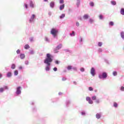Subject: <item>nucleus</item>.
<instances>
[{
    "label": "nucleus",
    "instance_id": "f257e3e1",
    "mask_svg": "<svg viewBox=\"0 0 124 124\" xmlns=\"http://www.w3.org/2000/svg\"><path fill=\"white\" fill-rule=\"evenodd\" d=\"M53 62V56L51 54L47 53L46 54V58L44 61V63L47 64V66L46 68V71H49L50 70L49 65H51V63Z\"/></svg>",
    "mask_w": 124,
    "mask_h": 124
},
{
    "label": "nucleus",
    "instance_id": "f03ea898",
    "mask_svg": "<svg viewBox=\"0 0 124 124\" xmlns=\"http://www.w3.org/2000/svg\"><path fill=\"white\" fill-rule=\"evenodd\" d=\"M58 30L55 29V28H53L51 29V34H52V35H53V36L54 37H56V36H57V34L58 32Z\"/></svg>",
    "mask_w": 124,
    "mask_h": 124
},
{
    "label": "nucleus",
    "instance_id": "7ed1b4c3",
    "mask_svg": "<svg viewBox=\"0 0 124 124\" xmlns=\"http://www.w3.org/2000/svg\"><path fill=\"white\" fill-rule=\"evenodd\" d=\"M99 78L100 79L103 78V79H105V78H107V74L105 72L103 73L102 75H99Z\"/></svg>",
    "mask_w": 124,
    "mask_h": 124
},
{
    "label": "nucleus",
    "instance_id": "20e7f679",
    "mask_svg": "<svg viewBox=\"0 0 124 124\" xmlns=\"http://www.w3.org/2000/svg\"><path fill=\"white\" fill-rule=\"evenodd\" d=\"M86 100L87 101H88L89 104H93V100H92L91 97H86Z\"/></svg>",
    "mask_w": 124,
    "mask_h": 124
},
{
    "label": "nucleus",
    "instance_id": "39448f33",
    "mask_svg": "<svg viewBox=\"0 0 124 124\" xmlns=\"http://www.w3.org/2000/svg\"><path fill=\"white\" fill-rule=\"evenodd\" d=\"M91 73L93 76H94V75H95V70H94V68H91Z\"/></svg>",
    "mask_w": 124,
    "mask_h": 124
},
{
    "label": "nucleus",
    "instance_id": "423d86ee",
    "mask_svg": "<svg viewBox=\"0 0 124 124\" xmlns=\"http://www.w3.org/2000/svg\"><path fill=\"white\" fill-rule=\"evenodd\" d=\"M21 87H18L16 90V94H20L21 93Z\"/></svg>",
    "mask_w": 124,
    "mask_h": 124
},
{
    "label": "nucleus",
    "instance_id": "0eeeda50",
    "mask_svg": "<svg viewBox=\"0 0 124 124\" xmlns=\"http://www.w3.org/2000/svg\"><path fill=\"white\" fill-rule=\"evenodd\" d=\"M30 7H31V8H34V4L33 3V2H32V1L31 0L30 1Z\"/></svg>",
    "mask_w": 124,
    "mask_h": 124
},
{
    "label": "nucleus",
    "instance_id": "6e6552de",
    "mask_svg": "<svg viewBox=\"0 0 124 124\" xmlns=\"http://www.w3.org/2000/svg\"><path fill=\"white\" fill-rule=\"evenodd\" d=\"M35 18V15H32L31 18L30 19V22L31 23L32 21H33V19Z\"/></svg>",
    "mask_w": 124,
    "mask_h": 124
},
{
    "label": "nucleus",
    "instance_id": "1a4fd4ad",
    "mask_svg": "<svg viewBox=\"0 0 124 124\" xmlns=\"http://www.w3.org/2000/svg\"><path fill=\"white\" fill-rule=\"evenodd\" d=\"M62 9H64V4H63L60 6V10H62Z\"/></svg>",
    "mask_w": 124,
    "mask_h": 124
},
{
    "label": "nucleus",
    "instance_id": "9d476101",
    "mask_svg": "<svg viewBox=\"0 0 124 124\" xmlns=\"http://www.w3.org/2000/svg\"><path fill=\"white\" fill-rule=\"evenodd\" d=\"M25 54H21L20 55V58L21 59V60H23V59H25Z\"/></svg>",
    "mask_w": 124,
    "mask_h": 124
},
{
    "label": "nucleus",
    "instance_id": "9b49d317",
    "mask_svg": "<svg viewBox=\"0 0 124 124\" xmlns=\"http://www.w3.org/2000/svg\"><path fill=\"white\" fill-rule=\"evenodd\" d=\"M100 117H101V115H100V114L97 113L96 114V118L97 119H100Z\"/></svg>",
    "mask_w": 124,
    "mask_h": 124
},
{
    "label": "nucleus",
    "instance_id": "f8f14e48",
    "mask_svg": "<svg viewBox=\"0 0 124 124\" xmlns=\"http://www.w3.org/2000/svg\"><path fill=\"white\" fill-rule=\"evenodd\" d=\"M120 13L122 15H124V8H122L120 11Z\"/></svg>",
    "mask_w": 124,
    "mask_h": 124
},
{
    "label": "nucleus",
    "instance_id": "ddd939ff",
    "mask_svg": "<svg viewBox=\"0 0 124 124\" xmlns=\"http://www.w3.org/2000/svg\"><path fill=\"white\" fill-rule=\"evenodd\" d=\"M24 48L25 49H26V50H28V49H30V46H29V45H26L24 46Z\"/></svg>",
    "mask_w": 124,
    "mask_h": 124
},
{
    "label": "nucleus",
    "instance_id": "4468645a",
    "mask_svg": "<svg viewBox=\"0 0 124 124\" xmlns=\"http://www.w3.org/2000/svg\"><path fill=\"white\" fill-rule=\"evenodd\" d=\"M111 4H112V5H116V4H117L116 1H114V0L111 1Z\"/></svg>",
    "mask_w": 124,
    "mask_h": 124
},
{
    "label": "nucleus",
    "instance_id": "2eb2a0df",
    "mask_svg": "<svg viewBox=\"0 0 124 124\" xmlns=\"http://www.w3.org/2000/svg\"><path fill=\"white\" fill-rule=\"evenodd\" d=\"M50 7H51L52 8L54 7V5H55V3H54V2H51L50 3Z\"/></svg>",
    "mask_w": 124,
    "mask_h": 124
},
{
    "label": "nucleus",
    "instance_id": "dca6fc26",
    "mask_svg": "<svg viewBox=\"0 0 124 124\" xmlns=\"http://www.w3.org/2000/svg\"><path fill=\"white\" fill-rule=\"evenodd\" d=\"M12 75V74L11 73V72H8L7 75V77H11Z\"/></svg>",
    "mask_w": 124,
    "mask_h": 124
},
{
    "label": "nucleus",
    "instance_id": "f3484780",
    "mask_svg": "<svg viewBox=\"0 0 124 124\" xmlns=\"http://www.w3.org/2000/svg\"><path fill=\"white\" fill-rule=\"evenodd\" d=\"M88 18H89V16H88V15H85L83 16V18L85 19H88Z\"/></svg>",
    "mask_w": 124,
    "mask_h": 124
},
{
    "label": "nucleus",
    "instance_id": "a211bd4d",
    "mask_svg": "<svg viewBox=\"0 0 124 124\" xmlns=\"http://www.w3.org/2000/svg\"><path fill=\"white\" fill-rule=\"evenodd\" d=\"M61 48H62V45L60 44L57 46L56 49L57 50H59V49H61Z\"/></svg>",
    "mask_w": 124,
    "mask_h": 124
},
{
    "label": "nucleus",
    "instance_id": "6ab92c4d",
    "mask_svg": "<svg viewBox=\"0 0 124 124\" xmlns=\"http://www.w3.org/2000/svg\"><path fill=\"white\" fill-rule=\"evenodd\" d=\"M121 36L122 38L124 39V32H121Z\"/></svg>",
    "mask_w": 124,
    "mask_h": 124
},
{
    "label": "nucleus",
    "instance_id": "aec40b11",
    "mask_svg": "<svg viewBox=\"0 0 124 124\" xmlns=\"http://www.w3.org/2000/svg\"><path fill=\"white\" fill-rule=\"evenodd\" d=\"M67 69L68 70H70V69H72V66L71 65H69L67 66Z\"/></svg>",
    "mask_w": 124,
    "mask_h": 124
},
{
    "label": "nucleus",
    "instance_id": "412c9836",
    "mask_svg": "<svg viewBox=\"0 0 124 124\" xmlns=\"http://www.w3.org/2000/svg\"><path fill=\"white\" fill-rule=\"evenodd\" d=\"M15 67H16V66L15 65V64H13L11 66V68L12 69H15Z\"/></svg>",
    "mask_w": 124,
    "mask_h": 124
},
{
    "label": "nucleus",
    "instance_id": "4be33fe9",
    "mask_svg": "<svg viewBox=\"0 0 124 124\" xmlns=\"http://www.w3.org/2000/svg\"><path fill=\"white\" fill-rule=\"evenodd\" d=\"M64 17H65V14H62L60 16V19H62V18H64Z\"/></svg>",
    "mask_w": 124,
    "mask_h": 124
},
{
    "label": "nucleus",
    "instance_id": "5701e85b",
    "mask_svg": "<svg viewBox=\"0 0 124 124\" xmlns=\"http://www.w3.org/2000/svg\"><path fill=\"white\" fill-rule=\"evenodd\" d=\"M117 74H118V73H117V72H116V71H114V72H113V76H117Z\"/></svg>",
    "mask_w": 124,
    "mask_h": 124
},
{
    "label": "nucleus",
    "instance_id": "b1692460",
    "mask_svg": "<svg viewBox=\"0 0 124 124\" xmlns=\"http://www.w3.org/2000/svg\"><path fill=\"white\" fill-rule=\"evenodd\" d=\"M14 74L16 76H17V75H18V71L17 70L15 71Z\"/></svg>",
    "mask_w": 124,
    "mask_h": 124
},
{
    "label": "nucleus",
    "instance_id": "393cba45",
    "mask_svg": "<svg viewBox=\"0 0 124 124\" xmlns=\"http://www.w3.org/2000/svg\"><path fill=\"white\" fill-rule=\"evenodd\" d=\"M92 98V100H96V96H93Z\"/></svg>",
    "mask_w": 124,
    "mask_h": 124
},
{
    "label": "nucleus",
    "instance_id": "a878e982",
    "mask_svg": "<svg viewBox=\"0 0 124 124\" xmlns=\"http://www.w3.org/2000/svg\"><path fill=\"white\" fill-rule=\"evenodd\" d=\"M109 24V26H114V22H113V21H110Z\"/></svg>",
    "mask_w": 124,
    "mask_h": 124
},
{
    "label": "nucleus",
    "instance_id": "bb28decb",
    "mask_svg": "<svg viewBox=\"0 0 124 124\" xmlns=\"http://www.w3.org/2000/svg\"><path fill=\"white\" fill-rule=\"evenodd\" d=\"M98 46H99V47H101L102 46V43L101 42H99L98 43Z\"/></svg>",
    "mask_w": 124,
    "mask_h": 124
},
{
    "label": "nucleus",
    "instance_id": "cd10ccee",
    "mask_svg": "<svg viewBox=\"0 0 124 124\" xmlns=\"http://www.w3.org/2000/svg\"><path fill=\"white\" fill-rule=\"evenodd\" d=\"M89 90L90 91H93V87H89Z\"/></svg>",
    "mask_w": 124,
    "mask_h": 124
},
{
    "label": "nucleus",
    "instance_id": "c85d7f7f",
    "mask_svg": "<svg viewBox=\"0 0 124 124\" xmlns=\"http://www.w3.org/2000/svg\"><path fill=\"white\" fill-rule=\"evenodd\" d=\"M80 2H81V1L80 0H78V1H77V2H78L77 5H78V6H79V5L80 4Z\"/></svg>",
    "mask_w": 124,
    "mask_h": 124
},
{
    "label": "nucleus",
    "instance_id": "c756f323",
    "mask_svg": "<svg viewBox=\"0 0 124 124\" xmlns=\"http://www.w3.org/2000/svg\"><path fill=\"white\" fill-rule=\"evenodd\" d=\"M80 71H81V72H84V71H85V68L82 67L80 68Z\"/></svg>",
    "mask_w": 124,
    "mask_h": 124
},
{
    "label": "nucleus",
    "instance_id": "7c9ffc66",
    "mask_svg": "<svg viewBox=\"0 0 124 124\" xmlns=\"http://www.w3.org/2000/svg\"><path fill=\"white\" fill-rule=\"evenodd\" d=\"M90 5H91V6H93V5H94V4L93 3V2H91L90 3Z\"/></svg>",
    "mask_w": 124,
    "mask_h": 124
},
{
    "label": "nucleus",
    "instance_id": "2f4dec72",
    "mask_svg": "<svg viewBox=\"0 0 124 124\" xmlns=\"http://www.w3.org/2000/svg\"><path fill=\"white\" fill-rule=\"evenodd\" d=\"M99 19H100L101 20L103 19V16H102V15H100L99 16Z\"/></svg>",
    "mask_w": 124,
    "mask_h": 124
},
{
    "label": "nucleus",
    "instance_id": "473e14b6",
    "mask_svg": "<svg viewBox=\"0 0 124 124\" xmlns=\"http://www.w3.org/2000/svg\"><path fill=\"white\" fill-rule=\"evenodd\" d=\"M64 2V1L63 0H60V3L62 4Z\"/></svg>",
    "mask_w": 124,
    "mask_h": 124
},
{
    "label": "nucleus",
    "instance_id": "72a5a7b5",
    "mask_svg": "<svg viewBox=\"0 0 124 124\" xmlns=\"http://www.w3.org/2000/svg\"><path fill=\"white\" fill-rule=\"evenodd\" d=\"M114 107H118V104H117V103H114Z\"/></svg>",
    "mask_w": 124,
    "mask_h": 124
},
{
    "label": "nucleus",
    "instance_id": "f704fd0d",
    "mask_svg": "<svg viewBox=\"0 0 124 124\" xmlns=\"http://www.w3.org/2000/svg\"><path fill=\"white\" fill-rule=\"evenodd\" d=\"M121 90L123 92L124 91V86H122L121 87Z\"/></svg>",
    "mask_w": 124,
    "mask_h": 124
},
{
    "label": "nucleus",
    "instance_id": "c9c22d12",
    "mask_svg": "<svg viewBox=\"0 0 124 124\" xmlns=\"http://www.w3.org/2000/svg\"><path fill=\"white\" fill-rule=\"evenodd\" d=\"M2 92H3V88H0V93H2Z\"/></svg>",
    "mask_w": 124,
    "mask_h": 124
},
{
    "label": "nucleus",
    "instance_id": "e433bc0d",
    "mask_svg": "<svg viewBox=\"0 0 124 124\" xmlns=\"http://www.w3.org/2000/svg\"><path fill=\"white\" fill-rule=\"evenodd\" d=\"M89 22L90 23H93V20L92 19H89Z\"/></svg>",
    "mask_w": 124,
    "mask_h": 124
},
{
    "label": "nucleus",
    "instance_id": "4c0bfd02",
    "mask_svg": "<svg viewBox=\"0 0 124 124\" xmlns=\"http://www.w3.org/2000/svg\"><path fill=\"white\" fill-rule=\"evenodd\" d=\"M71 35H72V34H73V36H75V33H74V31H72V33L70 34Z\"/></svg>",
    "mask_w": 124,
    "mask_h": 124
},
{
    "label": "nucleus",
    "instance_id": "58836bf2",
    "mask_svg": "<svg viewBox=\"0 0 124 124\" xmlns=\"http://www.w3.org/2000/svg\"><path fill=\"white\" fill-rule=\"evenodd\" d=\"M53 70L54 71H57V70H58V68H57V67H54L53 68Z\"/></svg>",
    "mask_w": 124,
    "mask_h": 124
},
{
    "label": "nucleus",
    "instance_id": "ea45409f",
    "mask_svg": "<svg viewBox=\"0 0 124 124\" xmlns=\"http://www.w3.org/2000/svg\"><path fill=\"white\" fill-rule=\"evenodd\" d=\"M66 80V78H62V81H65Z\"/></svg>",
    "mask_w": 124,
    "mask_h": 124
},
{
    "label": "nucleus",
    "instance_id": "a19ab883",
    "mask_svg": "<svg viewBox=\"0 0 124 124\" xmlns=\"http://www.w3.org/2000/svg\"><path fill=\"white\" fill-rule=\"evenodd\" d=\"M16 53H17V54H20V50L19 49L17 50Z\"/></svg>",
    "mask_w": 124,
    "mask_h": 124
},
{
    "label": "nucleus",
    "instance_id": "79ce46f5",
    "mask_svg": "<svg viewBox=\"0 0 124 124\" xmlns=\"http://www.w3.org/2000/svg\"><path fill=\"white\" fill-rule=\"evenodd\" d=\"M25 8H26V9H28V4H25Z\"/></svg>",
    "mask_w": 124,
    "mask_h": 124
},
{
    "label": "nucleus",
    "instance_id": "37998d69",
    "mask_svg": "<svg viewBox=\"0 0 124 124\" xmlns=\"http://www.w3.org/2000/svg\"><path fill=\"white\" fill-rule=\"evenodd\" d=\"M79 22H77L76 23V25L77 26V27H79Z\"/></svg>",
    "mask_w": 124,
    "mask_h": 124
},
{
    "label": "nucleus",
    "instance_id": "c03bdc74",
    "mask_svg": "<svg viewBox=\"0 0 124 124\" xmlns=\"http://www.w3.org/2000/svg\"><path fill=\"white\" fill-rule=\"evenodd\" d=\"M55 63H56V64H59V61H55Z\"/></svg>",
    "mask_w": 124,
    "mask_h": 124
},
{
    "label": "nucleus",
    "instance_id": "a18cd8bd",
    "mask_svg": "<svg viewBox=\"0 0 124 124\" xmlns=\"http://www.w3.org/2000/svg\"><path fill=\"white\" fill-rule=\"evenodd\" d=\"M30 41H33V38H30Z\"/></svg>",
    "mask_w": 124,
    "mask_h": 124
},
{
    "label": "nucleus",
    "instance_id": "49530a36",
    "mask_svg": "<svg viewBox=\"0 0 124 124\" xmlns=\"http://www.w3.org/2000/svg\"><path fill=\"white\" fill-rule=\"evenodd\" d=\"M73 83L74 85H77V82H76V81H74Z\"/></svg>",
    "mask_w": 124,
    "mask_h": 124
},
{
    "label": "nucleus",
    "instance_id": "de8ad7c7",
    "mask_svg": "<svg viewBox=\"0 0 124 124\" xmlns=\"http://www.w3.org/2000/svg\"><path fill=\"white\" fill-rule=\"evenodd\" d=\"M4 89H5V90H7V89H8V87H7V86H5V87H4Z\"/></svg>",
    "mask_w": 124,
    "mask_h": 124
},
{
    "label": "nucleus",
    "instance_id": "09e8293b",
    "mask_svg": "<svg viewBox=\"0 0 124 124\" xmlns=\"http://www.w3.org/2000/svg\"><path fill=\"white\" fill-rule=\"evenodd\" d=\"M23 67L22 66H19V69H22Z\"/></svg>",
    "mask_w": 124,
    "mask_h": 124
},
{
    "label": "nucleus",
    "instance_id": "8fccbe9b",
    "mask_svg": "<svg viewBox=\"0 0 124 124\" xmlns=\"http://www.w3.org/2000/svg\"><path fill=\"white\" fill-rule=\"evenodd\" d=\"M45 40H46V41H48V38H45Z\"/></svg>",
    "mask_w": 124,
    "mask_h": 124
},
{
    "label": "nucleus",
    "instance_id": "3c124183",
    "mask_svg": "<svg viewBox=\"0 0 124 124\" xmlns=\"http://www.w3.org/2000/svg\"><path fill=\"white\" fill-rule=\"evenodd\" d=\"M2 77V75L1 74H0V78H1Z\"/></svg>",
    "mask_w": 124,
    "mask_h": 124
},
{
    "label": "nucleus",
    "instance_id": "603ef678",
    "mask_svg": "<svg viewBox=\"0 0 124 124\" xmlns=\"http://www.w3.org/2000/svg\"><path fill=\"white\" fill-rule=\"evenodd\" d=\"M31 54H33V51H31Z\"/></svg>",
    "mask_w": 124,
    "mask_h": 124
},
{
    "label": "nucleus",
    "instance_id": "864d4df0",
    "mask_svg": "<svg viewBox=\"0 0 124 124\" xmlns=\"http://www.w3.org/2000/svg\"><path fill=\"white\" fill-rule=\"evenodd\" d=\"M81 115H85V112H82Z\"/></svg>",
    "mask_w": 124,
    "mask_h": 124
},
{
    "label": "nucleus",
    "instance_id": "5fc2aeb1",
    "mask_svg": "<svg viewBox=\"0 0 124 124\" xmlns=\"http://www.w3.org/2000/svg\"><path fill=\"white\" fill-rule=\"evenodd\" d=\"M26 64H29V62H26Z\"/></svg>",
    "mask_w": 124,
    "mask_h": 124
},
{
    "label": "nucleus",
    "instance_id": "6e6d98bb",
    "mask_svg": "<svg viewBox=\"0 0 124 124\" xmlns=\"http://www.w3.org/2000/svg\"><path fill=\"white\" fill-rule=\"evenodd\" d=\"M96 102H97V103H99V101L97 100V101H96Z\"/></svg>",
    "mask_w": 124,
    "mask_h": 124
},
{
    "label": "nucleus",
    "instance_id": "4d7b16f0",
    "mask_svg": "<svg viewBox=\"0 0 124 124\" xmlns=\"http://www.w3.org/2000/svg\"><path fill=\"white\" fill-rule=\"evenodd\" d=\"M49 16H51V13H49Z\"/></svg>",
    "mask_w": 124,
    "mask_h": 124
},
{
    "label": "nucleus",
    "instance_id": "13d9d810",
    "mask_svg": "<svg viewBox=\"0 0 124 124\" xmlns=\"http://www.w3.org/2000/svg\"><path fill=\"white\" fill-rule=\"evenodd\" d=\"M48 0H44V1H47Z\"/></svg>",
    "mask_w": 124,
    "mask_h": 124
},
{
    "label": "nucleus",
    "instance_id": "bf43d9fd",
    "mask_svg": "<svg viewBox=\"0 0 124 124\" xmlns=\"http://www.w3.org/2000/svg\"><path fill=\"white\" fill-rule=\"evenodd\" d=\"M80 41H82V39H81V40H80Z\"/></svg>",
    "mask_w": 124,
    "mask_h": 124
},
{
    "label": "nucleus",
    "instance_id": "052dcab7",
    "mask_svg": "<svg viewBox=\"0 0 124 124\" xmlns=\"http://www.w3.org/2000/svg\"><path fill=\"white\" fill-rule=\"evenodd\" d=\"M74 69H76V68H75Z\"/></svg>",
    "mask_w": 124,
    "mask_h": 124
},
{
    "label": "nucleus",
    "instance_id": "680f3d73",
    "mask_svg": "<svg viewBox=\"0 0 124 124\" xmlns=\"http://www.w3.org/2000/svg\"><path fill=\"white\" fill-rule=\"evenodd\" d=\"M55 51H56V50H54Z\"/></svg>",
    "mask_w": 124,
    "mask_h": 124
}]
</instances>
